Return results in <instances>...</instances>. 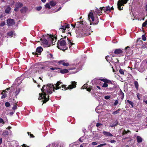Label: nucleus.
I'll use <instances>...</instances> for the list:
<instances>
[{"mask_svg":"<svg viewBox=\"0 0 147 147\" xmlns=\"http://www.w3.org/2000/svg\"><path fill=\"white\" fill-rule=\"evenodd\" d=\"M62 83V82L58 81L55 85L56 87H55L53 84H49L46 86L45 85H44L42 88L41 89L42 93H39V96L38 99L41 100L43 99L44 100H42L43 101V103H45L48 101L49 99V95L52 94L53 91H54L55 89L57 90L59 89L61 86L60 84Z\"/></svg>","mask_w":147,"mask_h":147,"instance_id":"1","label":"nucleus"},{"mask_svg":"<svg viewBox=\"0 0 147 147\" xmlns=\"http://www.w3.org/2000/svg\"><path fill=\"white\" fill-rule=\"evenodd\" d=\"M61 36L63 38H61L58 41L57 43V47L59 49L64 51L67 50L68 48L66 45V36H65L63 37L62 36Z\"/></svg>","mask_w":147,"mask_h":147,"instance_id":"2","label":"nucleus"},{"mask_svg":"<svg viewBox=\"0 0 147 147\" xmlns=\"http://www.w3.org/2000/svg\"><path fill=\"white\" fill-rule=\"evenodd\" d=\"M76 84L77 82L75 81L71 82V84L69 85L67 87H66V85H61L59 87L61 88H59V89H61L63 90L64 89L65 90L68 89H72L76 87Z\"/></svg>","mask_w":147,"mask_h":147,"instance_id":"3","label":"nucleus"},{"mask_svg":"<svg viewBox=\"0 0 147 147\" xmlns=\"http://www.w3.org/2000/svg\"><path fill=\"white\" fill-rule=\"evenodd\" d=\"M100 80L104 82V83L102 86V87L103 88L107 87L108 86V84H113L112 82L110 80L106 79V78H100L99 79L96 80V82H99Z\"/></svg>","mask_w":147,"mask_h":147,"instance_id":"4","label":"nucleus"},{"mask_svg":"<svg viewBox=\"0 0 147 147\" xmlns=\"http://www.w3.org/2000/svg\"><path fill=\"white\" fill-rule=\"evenodd\" d=\"M129 0H119L117 3V8L119 10L123 9V7H121L122 6H124L125 4L127 3Z\"/></svg>","mask_w":147,"mask_h":147,"instance_id":"5","label":"nucleus"},{"mask_svg":"<svg viewBox=\"0 0 147 147\" xmlns=\"http://www.w3.org/2000/svg\"><path fill=\"white\" fill-rule=\"evenodd\" d=\"M90 30L88 27L87 26L84 28L82 29L81 35L83 36H87L90 35Z\"/></svg>","mask_w":147,"mask_h":147,"instance_id":"6","label":"nucleus"},{"mask_svg":"<svg viewBox=\"0 0 147 147\" xmlns=\"http://www.w3.org/2000/svg\"><path fill=\"white\" fill-rule=\"evenodd\" d=\"M48 36L49 37L48 40L52 42V43L53 45H55V42L57 39L56 36H55V35H48Z\"/></svg>","mask_w":147,"mask_h":147,"instance_id":"7","label":"nucleus"},{"mask_svg":"<svg viewBox=\"0 0 147 147\" xmlns=\"http://www.w3.org/2000/svg\"><path fill=\"white\" fill-rule=\"evenodd\" d=\"M69 28V25L68 24L65 25L61 26V27L60 28L61 31L63 33H65L66 31V29Z\"/></svg>","mask_w":147,"mask_h":147,"instance_id":"8","label":"nucleus"},{"mask_svg":"<svg viewBox=\"0 0 147 147\" xmlns=\"http://www.w3.org/2000/svg\"><path fill=\"white\" fill-rule=\"evenodd\" d=\"M7 26H11L14 25L15 23V22L13 19H8L7 20Z\"/></svg>","mask_w":147,"mask_h":147,"instance_id":"9","label":"nucleus"},{"mask_svg":"<svg viewBox=\"0 0 147 147\" xmlns=\"http://www.w3.org/2000/svg\"><path fill=\"white\" fill-rule=\"evenodd\" d=\"M40 40L41 41L42 43L43 44L48 47H49L50 46V44H49L48 41L45 38L43 39L42 38H40Z\"/></svg>","mask_w":147,"mask_h":147,"instance_id":"10","label":"nucleus"},{"mask_svg":"<svg viewBox=\"0 0 147 147\" xmlns=\"http://www.w3.org/2000/svg\"><path fill=\"white\" fill-rule=\"evenodd\" d=\"M57 63L59 65H63L67 66L69 65V64L68 63H65L64 60L58 61Z\"/></svg>","mask_w":147,"mask_h":147,"instance_id":"11","label":"nucleus"},{"mask_svg":"<svg viewBox=\"0 0 147 147\" xmlns=\"http://www.w3.org/2000/svg\"><path fill=\"white\" fill-rule=\"evenodd\" d=\"M123 51L120 49H116L115 50L114 53L116 55L121 54L123 53Z\"/></svg>","mask_w":147,"mask_h":147,"instance_id":"12","label":"nucleus"},{"mask_svg":"<svg viewBox=\"0 0 147 147\" xmlns=\"http://www.w3.org/2000/svg\"><path fill=\"white\" fill-rule=\"evenodd\" d=\"M102 11H103V10L102 9V7H100L99 9L97 8L95 10V12L98 14L99 16L101 14Z\"/></svg>","mask_w":147,"mask_h":147,"instance_id":"13","label":"nucleus"},{"mask_svg":"<svg viewBox=\"0 0 147 147\" xmlns=\"http://www.w3.org/2000/svg\"><path fill=\"white\" fill-rule=\"evenodd\" d=\"M102 9L103 10V11H104V12L105 13L107 12L106 11H109L110 12L111 11L110 7L109 6L106 7H102Z\"/></svg>","mask_w":147,"mask_h":147,"instance_id":"14","label":"nucleus"},{"mask_svg":"<svg viewBox=\"0 0 147 147\" xmlns=\"http://www.w3.org/2000/svg\"><path fill=\"white\" fill-rule=\"evenodd\" d=\"M88 18L90 19L91 18L92 19V21H94V17L93 13L92 12H90L88 15Z\"/></svg>","mask_w":147,"mask_h":147,"instance_id":"15","label":"nucleus"},{"mask_svg":"<svg viewBox=\"0 0 147 147\" xmlns=\"http://www.w3.org/2000/svg\"><path fill=\"white\" fill-rule=\"evenodd\" d=\"M83 22H78L75 24V26L77 28H79L81 27L82 26L83 24L82 23Z\"/></svg>","mask_w":147,"mask_h":147,"instance_id":"16","label":"nucleus"},{"mask_svg":"<svg viewBox=\"0 0 147 147\" xmlns=\"http://www.w3.org/2000/svg\"><path fill=\"white\" fill-rule=\"evenodd\" d=\"M119 60L117 58H113L112 57H111V62L117 63H119Z\"/></svg>","mask_w":147,"mask_h":147,"instance_id":"17","label":"nucleus"},{"mask_svg":"<svg viewBox=\"0 0 147 147\" xmlns=\"http://www.w3.org/2000/svg\"><path fill=\"white\" fill-rule=\"evenodd\" d=\"M23 6V4L20 2L17 3L15 5L16 7L17 8H19Z\"/></svg>","mask_w":147,"mask_h":147,"instance_id":"18","label":"nucleus"},{"mask_svg":"<svg viewBox=\"0 0 147 147\" xmlns=\"http://www.w3.org/2000/svg\"><path fill=\"white\" fill-rule=\"evenodd\" d=\"M60 70L59 72L62 74H66L69 72V71L67 69H61Z\"/></svg>","mask_w":147,"mask_h":147,"instance_id":"19","label":"nucleus"},{"mask_svg":"<svg viewBox=\"0 0 147 147\" xmlns=\"http://www.w3.org/2000/svg\"><path fill=\"white\" fill-rule=\"evenodd\" d=\"M103 133L105 136H113V135L111 133H110L108 132H107L106 131H103Z\"/></svg>","mask_w":147,"mask_h":147,"instance_id":"20","label":"nucleus"},{"mask_svg":"<svg viewBox=\"0 0 147 147\" xmlns=\"http://www.w3.org/2000/svg\"><path fill=\"white\" fill-rule=\"evenodd\" d=\"M136 140L138 143H140L142 141V138L140 136H138L136 137Z\"/></svg>","mask_w":147,"mask_h":147,"instance_id":"21","label":"nucleus"},{"mask_svg":"<svg viewBox=\"0 0 147 147\" xmlns=\"http://www.w3.org/2000/svg\"><path fill=\"white\" fill-rule=\"evenodd\" d=\"M43 50V49L41 47H38L37 48L36 50V52L39 54H40L42 51Z\"/></svg>","mask_w":147,"mask_h":147,"instance_id":"22","label":"nucleus"},{"mask_svg":"<svg viewBox=\"0 0 147 147\" xmlns=\"http://www.w3.org/2000/svg\"><path fill=\"white\" fill-rule=\"evenodd\" d=\"M118 122L117 121H115V122L113 123H111L110 125V126L111 127H113L115 126H117V125H118Z\"/></svg>","mask_w":147,"mask_h":147,"instance_id":"23","label":"nucleus"},{"mask_svg":"<svg viewBox=\"0 0 147 147\" xmlns=\"http://www.w3.org/2000/svg\"><path fill=\"white\" fill-rule=\"evenodd\" d=\"M9 134L8 131L7 130H3L2 134V135L5 136L8 135Z\"/></svg>","mask_w":147,"mask_h":147,"instance_id":"24","label":"nucleus"},{"mask_svg":"<svg viewBox=\"0 0 147 147\" xmlns=\"http://www.w3.org/2000/svg\"><path fill=\"white\" fill-rule=\"evenodd\" d=\"M67 39L69 41V48L70 49H72L71 46L73 45L74 44L73 42H71L70 40H69V39L68 38H67Z\"/></svg>","mask_w":147,"mask_h":147,"instance_id":"25","label":"nucleus"},{"mask_svg":"<svg viewBox=\"0 0 147 147\" xmlns=\"http://www.w3.org/2000/svg\"><path fill=\"white\" fill-rule=\"evenodd\" d=\"M121 110V109H120L119 108V109H118L116 111H113L112 113V114H113V115H115L118 114L119 113V111H120Z\"/></svg>","mask_w":147,"mask_h":147,"instance_id":"26","label":"nucleus"},{"mask_svg":"<svg viewBox=\"0 0 147 147\" xmlns=\"http://www.w3.org/2000/svg\"><path fill=\"white\" fill-rule=\"evenodd\" d=\"M11 10V8L9 6L5 10V12L7 13H9Z\"/></svg>","mask_w":147,"mask_h":147,"instance_id":"27","label":"nucleus"},{"mask_svg":"<svg viewBox=\"0 0 147 147\" xmlns=\"http://www.w3.org/2000/svg\"><path fill=\"white\" fill-rule=\"evenodd\" d=\"M127 102L128 103H129V105H131V107L130 108H133L134 107V103L131 101H130L129 100H127Z\"/></svg>","mask_w":147,"mask_h":147,"instance_id":"28","label":"nucleus"},{"mask_svg":"<svg viewBox=\"0 0 147 147\" xmlns=\"http://www.w3.org/2000/svg\"><path fill=\"white\" fill-rule=\"evenodd\" d=\"M26 8L25 7H24L21 9L20 11L22 13H24L26 12Z\"/></svg>","mask_w":147,"mask_h":147,"instance_id":"29","label":"nucleus"},{"mask_svg":"<svg viewBox=\"0 0 147 147\" xmlns=\"http://www.w3.org/2000/svg\"><path fill=\"white\" fill-rule=\"evenodd\" d=\"M51 6H54L56 5V3L53 1H50L49 2Z\"/></svg>","mask_w":147,"mask_h":147,"instance_id":"30","label":"nucleus"},{"mask_svg":"<svg viewBox=\"0 0 147 147\" xmlns=\"http://www.w3.org/2000/svg\"><path fill=\"white\" fill-rule=\"evenodd\" d=\"M1 94H2V95L1 96V98L2 99L4 98H5L7 96V94H6L5 92H4V91H3V92H2L1 93Z\"/></svg>","mask_w":147,"mask_h":147,"instance_id":"31","label":"nucleus"},{"mask_svg":"<svg viewBox=\"0 0 147 147\" xmlns=\"http://www.w3.org/2000/svg\"><path fill=\"white\" fill-rule=\"evenodd\" d=\"M134 84L136 89L138 90V89L139 86L138 82L137 81H135L134 82Z\"/></svg>","mask_w":147,"mask_h":147,"instance_id":"32","label":"nucleus"},{"mask_svg":"<svg viewBox=\"0 0 147 147\" xmlns=\"http://www.w3.org/2000/svg\"><path fill=\"white\" fill-rule=\"evenodd\" d=\"M111 57L109 56H106L105 59L107 61L109 62V63H110V61L111 62V60H110V59Z\"/></svg>","mask_w":147,"mask_h":147,"instance_id":"33","label":"nucleus"},{"mask_svg":"<svg viewBox=\"0 0 147 147\" xmlns=\"http://www.w3.org/2000/svg\"><path fill=\"white\" fill-rule=\"evenodd\" d=\"M88 84H84V85L81 87V89H84L87 88L88 86Z\"/></svg>","mask_w":147,"mask_h":147,"instance_id":"34","label":"nucleus"},{"mask_svg":"<svg viewBox=\"0 0 147 147\" xmlns=\"http://www.w3.org/2000/svg\"><path fill=\"white\" fill-rule=\"evenodd\" d=\"M92 88H93V87L92 86H90L89 88H87V91L89 92H90L91 91V90L92 89Z\"/></svg>","mask_w":147,"mask_h":147,"instance_id":"35","label":"nucleus"},{"mask_svg":"<svg viewBox=\"0 0 147 147\" xmlns=\"http://www.w3.org/2000/svg\"><path fill=\"white\" fill-rule=\"evenodd\" d=\"M147 25V20L145 21L142 24V26L145 27H146V26Z\"/></svg>","mask_w":147,"mask_h":147,"instance_id":"36","label":"nucleus"},{"mask_svg":"<svg viewBox=\"0 0 147 147\" xmlns=\"http://www.w3.org/2000/svg\"><path fill=\"white\" fill-rule=\"evenodd\" d=\"M20 92V89L19 88H18V89H17L16 91V95H18L19 93Z\"/></svg>","mask_w":147,"mask_h":147,"instance_id":"37","label":"nucleus"},{"mask_svg":"<svg viewBox=\"0 0 147 147\" xmlns=\"http://www.w3.org/2000/svg\"><path fill=\"white\" fill-rule=\"evenodd\" d=\"M13 32L12 31H10L7 33V35L9 36H12L13 34Z\"/></svg>","mask_w":147,"mask_h":147,"instance_id":"38","label":"nucleus"},{"mask_svg":"<svg viewBox=\"0 0 147 147\" xmlns=\"http://www.w3.org/2000/svg\"><path fill=\"white\" fill-rule=\"evenodd\" d=\"M142 38L143 40L144 41H145L146 40V37L144 34H143L142 35Z\"/></svg>","mask_w":147,"mask_h":147,"instance_id":"39","label":"nucleus"},{"mask_svg":"<svg viewBox=\"0 0 147 147\" xmlns=\"http://www.w3.org/2000/svg\"><path fill=\"white\" fill-rule=\"evenodd\" d=\"M49 4L48 3H46V4L45 5V7L46 8H48L49 9H50L51 8V7L50 6Z\"/></svg>","mask_w":147,"mask_h":147,"instance_id":"40","label":"nucleus"},{"mask_svg":"<svg viewBox=\"0 0 147 147\" xmlns=\"http://www.w3.org/2000/svg\"><path fill=\"white\" fill-rule=\"evenodd\" d=\"M61 68L59 67H51L50 68V69L51 70H53L55 69H60Z\"/></svg>","mask_w":147,"mask_h":147,"instance_id":"41","label":"nucleus"},{"mask_svg":"<svg viewBox=\"0 0 147 147\" xmlns=\"http://www.w3.org/2000/svg\"><path fill=\"white\" fill-rule=\"evenodd\" d=\"M119 72L121 74H122V75L124 74V70L122 69H119Z\"/></svg>","mask_w":147,"mask_h":147,"instance_id":"42","label":"nucleus"},{"mask_svg":"<svg viewBox=\"0 0 147 147\" xmlns=\"http://www.w3.org/2000/svg\"><path fill=\"white\" fill-rule=\"evenodd\" d=\"M5 21L1 22V23L0 24V26H3L4 25H5Z\"/></svg>","mask_w":147,"mask_h":147,"instance_id":"43","label":"nucleus"},{"mask_svg":"<svg viewBox=\"0 0 147 147\" xmlns=\"http://www.w3.org/2000/svg\"><path fill=\"white\" fill-rule=\"evenodd\" d=\"M107 145L106 143L102 144H100L97 146V147H101L102 146H105Z\"/></svg>","mask_w":147,"mask_h":147,"instance_id":"44","label":"nucleus"},{"mask_svg":"<svg viewBox=\"0 0 147 147\" xmlns=\"http://www.w3.org/2000/svg\"><path fill=\"white\" fill-rule=\"evenodd\" d=\"M5 106L7 107H8L10 106V104L9 102H6L5 103Z\"/></svg>","mask_w":147,"mask_h":147,"instance_id":"45","label":"nucleus"},{"mask_svg":"<svg viewBox=\"0 0 147 147\" xmlns=\"http://www.w3.org/2000/svg\"><path fill=\"white\" fill-rule=\"evenodd\" d=\"M142 95L141 94H140L139 93H137V96L138 99L140 100V98L142 97Z\"/></svg>","mask_w":147,"mask_h":147,"instance_id":"46","label":"nucleus"},{"mask_svg":"<svg viewBox=\"0 0 147 147\" xmlns=\"http://www.w3.org/2000/svg\"><path fill=\"white\" fill-rule=\"evenodd\" d=\"M2 123L3 124L5 123V122L4 121L3 119L1 118H0V123Z\"/></svg>","mask_w":147,"mask_h":147,"instance_id":"47","label":"nucleus"},{"mask_svg":"<svg viewBox=\"0 0 147 147\" xmlns=\"http://www.w3.org/2000/svg\"><path fill=\"white\" fill-rule=\"evenodd\" d=\"M130 49V48L129 46H127L126 47L125 49H124V50L126 51H129Z\"/></svg>","mask_w":147,"mask_h":147,"instance_id":"48","label":"nucleus"},{"mask_svg":"<svg viewBox=\"0 0 147 147\" xmlns=\"http://www.w3.org/2000/svg\"><path fill=\"white\" fill-rule=\"evenodd\" d=\"M48 57L50 58V59H53V55L51 53H50L48 55Z\"/></svg>","mask_w":147,"mask_h":147,"instance_id":"49","label":"nucleus"},{"mask_svg":"<svg viewBox=\"0 0 147 147\" xmlns=\"http://www.w3.org/2000/svg\"><path fill=\"white\" fill-rule=\"evenodd\" d=\"M111 98L110 96H105L104 98L105 99L107 100Z\"/></svg>","mask_w":147,"mask_h":147,"instance_id":"50","label":"nucleus"},{"mask_svg":"<svg viewBox=\"0 0 147 147\" xmlns=\"http://www.w3.org/2000/svg\"><path fill=\"white\" fill-rule=\"evenodd\" d=\"M42 8V7L41 6H39L36 7V10L38 11H40L41 9Z\"/></svg>","mask_w":147,"mask_h":147,"instance_id":"51","label":"nucleus"},{"mask_svg":"<svg viewBox=\"0 0 147 147\" xmlns=\"http://www.w3.org/2000/svg\"><path fill=\"white\" fill-rule=\"evenodd\" d=\"M118 100H116L115 101V102L114 103V106H116V105H117L118 104Z\"/></svg>","mask_w":147,"mask_h":147,"instance_id":"52","label":"nucleus"},{"mask_svg":"<svg viewBox=\"0 0 147 147\" xmlns=\"http://www.w3.org/2000/svg\"><path fill=\"white\" fill-rule=\"evenodd\" d=\"M16 105H17V104H16V105H14V106L12 108V109L15 110V109H17V107Z\"/></svg>","mask_w":147,"mask_h":147,"instance_id":"53","label":"nucleus"},{"mask_svg":"<svg viewBox=\"0 0 147 147\" xmlns=\"http://www.w3.org/2000/svg\"><path fill=\"white\" fill-rule=\"evenodd\" d=\"M98 79H95V81L96 82V83H99L100 85H101L102 84V82H100V81H101V80H100V82H96V80H97Z\"/></svg>","mask_w":147,"mask_h":147,"instance_id":"54","label":"nucleus"},{"mask_svg":"<svg viewBox=\"0 0 147 147\" xmlns=\"http://www.w3.org/2000/svg\"><path fill=\"white\" fill-rule=\"evenodd\" d=\"M102 124L99 123H97L96 124V126L97 127H98L99 126L102 125Z\"/></svg>","mask_w":147,"mask_h":147,"instance_id":"55","label":"nucleus"},{"mask_svg":"<svg viewBox=\"0 0 147 147\" xmlns=\"http://www.w3.org/2000/svg\"><path fill=\"white\" fill-rule=\"evenodd\" d=\"M114 53H113V52H110L109 53V54L111 55L113 57H114Z\"/></svg>","mask_w":147,"mask_h":147,"instance_id":"56","label":"nucleus"},{"mask_svg":"<svg viewBox=\"0 0 147 147\" xmlns=\"http://www.w3.org/2000/svg\"><path fill=\"white\" fill-rule=\"evenodd\" d=\"M97 144V143L96 142H93L92 143V145H96Z\"/></svg>","mask_w":147,"mask_h":147,"instance_id":"57","label":"nucleus"},{"mask_svg":"<svg viewBox=\"0 0 147 147\" xmlns=\"http://www.w3.org/2000/svg\"><path fill=\"white\" fill-rule=\"evenodd\" d=\"M113 87H108L107 88V89L109 90H112L113 89Z\"/></svg>","mask_w":147,"mask_h":147,"instance_id":"58","label":"nucleus"},{"mask_svg":"<svg viewBox=\"0 0 147 147\" xmlns=\"http://www.w3.org/2000/svg\"><path fill=\"white\" fill-rule=\"evenodd\" d=\"M110 142L111 143H115L116 142V141L114 140H111L110 141Z\"/></svg>","mask_w":147,"mask_h":147,"instance_id":"59","label":"nucleus"},{"mask_svg":"<svg viewBox=\"0 0 147 147\" xmlns=\"http://www.w3.org/2000/svg\"><path fill=\"white\" fill-rule=\"evenodd\" d=\"M22 147H29L28 146H27V145L25 144H23L22 145Z\"/></svg>","mask_w":147,"mask_h":147,"instance_id":"60","label":"nucleus"},{"mask_svg":"<svg viewBox=\"0 0 147 147\" xmlns=\"http://www.w3.org/2000/svg\"><path fill=\"white\" fill-rule=\"evenodd\" d=\"M127 131H125V130L123 131V134H127Z\"/></svg>","mask_w":147,"mask_h":147,"instance_id":"61","label":"nucleus"},{"mask_svg":"<svg viewBox=\"0 0 147 147\" xmlns=\"http://www.w3.org/2000/svg\"><path fill=\"white\" fill-rule=\"evenodd\" d=\"M121 95H122V97H123V98L124 97V94L121 91Z\"/></svg>","mask_w":147,"mask_h":147,"instance_id":"62","label":"nucleus"},{"mask_svg":"<svg viewBox=\"0 0 147 147\" xmlns=\"http://www.w3.org/2000/svg\"><path fill=\"white\" fill-rule=\"evenodd\" d=\"M18 8H17L16 7V8L14 9V10L15 11L17 12L18 11Z\"/></svg>","mask_w":147,"mask_h":147,"instance_id":"63","label":"nucleus"},{"mask_svg":"<svg viewBox=\"0 0 147 147\" xmlns=\"http://www.w3.org/2000/svg\"><path fill=\"white\" fill-rule=\"evenodd\" d=\"M30 137L31 138H34V135L31 134L30 135Z\"/></svg>","mask_w":147,"mask_h":147,"instance_id":"64","label":"nucleus"}]
</instances>
